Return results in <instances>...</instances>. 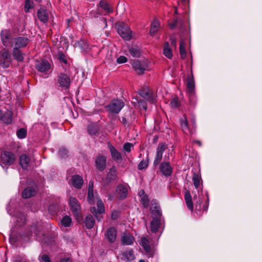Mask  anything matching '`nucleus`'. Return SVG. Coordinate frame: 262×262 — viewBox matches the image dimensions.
Segmentation results:
<instances>
[{"instance_id":"obj_1","label":"nucleus","mask_w":262,"mask_h":262,"mask_svg":"<svg viewBox=\"0 0 262 262\" xmlns=\"http://www.w3.org/2000/svg\"><path fill=\"white\" fill-rule=\"evenodd\" d=\"M96 199H97V208L93 206L91 207V212L95 216L98 222L101 221L102 216L99 215L105 212V207L102 201L98 198L97 196L95 197L93 191H88V201L90 204H94L95 202Z\"/></svg>"},{"instance_id":"obj_2","label":"nucleus","mask_w":262,"mask_h":262,"mask_svg":"<svg viewBox=\"0 0 262 262\" xmlns=\"http://www.w3.org/2000/svg\"><path fill=\"white\" fill-rule=\"evenodd\" d=\"M187 91L190 103L193 105L195 102V82L192 74V70H191V75L187 77L186 83Z\"/></svg>"},{"instance_id":"obj_3","label":"nucleus","mask_w":262,"mask_h":262,"mask_svg":"<svg viewBox=\"0 0 262 262\" xmlns=\"http://www.w3.org/2000/svg\"><path fill=\"white\" fill-rule=\"evenodd\" d=\"M124 106V102L121 99H113L105 106L107 111L111 114H118Z\"/></svg>"},{"instance_id":"obj_4","label":"nucleus","mask_w":262,"mask_h":262,"mask_svg":"<svg viewBox=\"0 0 262 262\" xmlns=\"http://www.w3.org/2000/svg\"><path fill=\"white\" fill-rule=\"evenodd\" d=\"M181 127L183 132L186 135H191L195 131V123L194 119L191 120L192 128H190L187 117L184 115L180 119Z\"/></svg>"},{"instance_id":"obj_5","label":"nucleus","mask_w":262,"mask_h":262,"mask_svg":"<svg viewBox=\"0 0 262 262\" xmlns=\"http://www.w3.org/2000/svg\"><path fill=\"white\" fill-rule=\"evenodd\" d=\"M35 66L42 77L44 78L48 77V73L51 69V65L48 61L45 60L37 61L36 62Z\"/></svg>"},{"instance_id":"obj_6","label":"nucleus","mask_w":262,"mask_h":262,"mask_svg":"<svg viewBox=\"0 0 262 262\" xmlns=\"http://www.w3.org/2000/svg\"><path fill=\"white\" fill-rule=\"evenodd\" d=\"M117 32L125 40H129L132 37V32L130 28L123 23L118 25Z\"/></svg>"},{"instance_id":"obj_7","label":"nucleus","mask_w":262,"mask_h":262,"mask_svg":"<svg viewBox=\"0 0 262 262\" xmlns=\"http://www.w3.org/2000/svg\"><path fill=\"white\" fill-rule=\"evenodd\" d=\"M30 40L29 38L25 36H17L13 38L12 46L17 49H24L27 47L30 43Z\"/></svg>"},{"instance_id":"obj_8","label":"nucleus","mask_w":262,"mask_h":262,"mask_svg":"<svg viewBox=\"0 0 262 262\" xmlns=\"http://www.w3.org/2000/svg\"><path fill=\"white\" fill-rule=\"evenodd\" d=\"M12 61L11 55L7 49L0 52V64L3 68H8Z\"/></svg>"},{"instance_id":"obj_9","label":"nucleus","mask_w":262,"mask_h":262,"mask_svg":"<svg viewBox=\"0 0 262 262\" xmlns=\"http://www.w3.org/2000/svg\"><path fill=\"white\" fill-rule=\"evenodd\" d=\"M141 245L145 251L146 255L148 257H153L154 255V251L151 248L150 243L148 238L146 237H143L141 239Z\"/></svg>"},{"instance_id":"obj_10","label":"nucleus","mask_w":262,"mask_h":262,"mask_svg":"<svg viewBox=\"0 0 262 262\" xmlns=\"http://www.w3.org/2000/svg\"><path fill=\"white\" fill-rule=\"evenodd\" d=\"M57 80L61 88L67 89L70 87L71 81L68 75L63 73H60L57 77Z\"/></svg>"},{"instance_id":"obj_11","label":"nucleus","mask_w":262,"mask_h":262,"mask_svg":"<svg viewBox=\"0 0 262 262\" xmlns=\"http://www.w3.org/2000/svg\"><path fill=\"white\" fill-rule=\"evenodd\" d=\"M166 149V145L163 143H161L158 145L157 148L156 155L154 161V165L157 166L161 162L163 154Z\"/></svg>"},{"instance_id":"obj_12","label":"nucleus","mask_w":262,"mask_h":262,"mask_svg":"<svg viewBox=\"0 0 262 262\" xmlns=\"http://www.w3.org/2000/svg\"><path fill=\"white\" fill-rule=\"evenodd\" d=\"M1 37L2 43L6 47L9 46H12V40L11 35L9 31L7 30H3L1 33Z\"/></svg>"},{"instance_id":"obj_13","label":"nucleus","mask_w":262,"mask_h":262,"mask_svg":"<svg viewBox=\"0 0 262 262\" xmlns=\"http://www.w3.org/2000/svg\"><path fill=\"white\" fill-rule=\"evenodd\" d=\"M1 159L4 163L10 165L14 163L15 160V156L11 152L4 151L2 154Z\"/></svg>"},{"instance_id":"obj_14","label":"nucleus","mask_w":262,"mask_h":262,"mask_svg":"<svg viewBox=\"0 0 262 262\" xmlns=\"http://www.w3.org/2000/svg\"><path fill=\"white\" fill-rule=\"evenodd\" d=\"M69 205L72 212L75 215H78L81 212V207L78 200L75 198H70L69 200Z\"/></svg>"},{"instance_id":"obj_15","label":"nucleus","mask_w":262,"mask_h":262,"mask_svg":"<svg viewBox=\"0 0 262 262\" xmlns=\"http://www.w3.org/2000/svg\"><path fill=\"white\" fill-rule=\"evenodd\" d=\"M108 148L112 159L117 162H121L122 160V156L117 149L110 143H108Z\"/></svg>"},{"instance_id":"obj_16","label":"nucleus","mask_w":262,"mask_h":262,"mask_svg":"<svg viewBox=\"0 0 262 262\" xmlns=\"http://www.w3.org/2000/svg\"><path fill=\"white\" fill-rule=\"evenodd\" d=\"M151 203L152 206L150 208V210L152 214V218L155 216L161 219V217L162 216V211L161 210L160 205L154 200H152L151 202Z\"/></svg>"},{"instance_id":"obj_17","label":"nucleus","mask_w":262,"mask_h":262,"mask_svg":"<svg viewBox=\"0 0 262 262\" xmlns=\"http://www.w3.org/2000/svg\"><path fill=\"white\" fill-rule=\"evenodd\" d=\"M135 239L133 235L129 233H124L121 238V242L123 245H132Z\"/></svg>"},{"instance_id":"obj_18","label":"nucleus","mask_w":262,"mask_h":262,"mask_svg":"<svg viewBox=\"0 0 262 262\" xmlns=\"http://www.w3.org/2000/svg\"><path fill=\"white\" fill-rule=\"evenodd\" d=\"M139 94L142 98L151 103H155L156 101L155 97L148 89L144 88L140 90Z\"/></svg>"},{"instance_id":"obj_19","label":"nucleus","mask_w":262,"mask_h":262,"mask_svg":"<svg viewBox=\"0 0 262 262\" xmlns=\"http://www.w3.org/2000/svg\"><path fill=\"white\" fill-rule=\"evenodd\" d=\"M134 69L139 74H143L147 69V66L144 62L139 60L134 61L132 63Z\"/></svg>"},{"instance_id":"obj_20","label":"nucleus","mask_w":262,"mask_h":262,"mask_svg":"<svg viewBox=\"0 0 262 262\" xmlns=\"http://www.w3.org/2000/svg\"><path fill=\"white\" fill-rule=\"evenodd\" d=\"M160 169L162 174L166 177L170 176L172 172V167L167 162H162L160 164Z\"/></svg>"},{"instance_id":"obj_21","label":"nucleus","mask_w":262,"mask_h":262,"mask_svg":"<svg viewBox=\"0 0 262 262\" xmlns=\"http://www.w3.org/2000/svg\"><path fill=\"white\" fill-rule=\"evenodd\" d=\"M106 158L104 156H98L95 160L96 167L100 171L103 170L106 167Z\"/></svg>"},{"instance_id":"obj_22","label":"nucleus","mask_w":262,"mask_h":262,"mask_svg":"<svg viewBox=\"0 0 262 262\" xmlns=\"http://www.w3.org/2000/svg\"><path fill=\"white\" fill-rule=\"evenodd\" d=\"M38 18L43 23L48 22L49 19V13L48 11L43 8H40L37 12Z\"/></svg>"},{"instance_id":"obj_23","label":"nucleus","mask_w":262,"mask_h":262,"mask_svg":"<svg viewBox=\"0 0 262 262\" xmlns=\"http://www.w3.org/2000/svg\"><path fill=\"white\" fill-rule=\"evenodd\" d=\"M161 224V219L158 217H153L152 218V220L150 222V231L153 233H156L158 232L159 229L160 228V226Z\"/></svg>"},{"instance_id":"obj_24","label":"nucleus","mask_w":262,"mask_h":262,"mask_svg":"<svg viewBox=\"0 0 262 262\" xmlns=\"http://www.w3.org/2000/svg\"><path fill=\"white\" fill-rule=\"evenodd\" d=\"M116 192L119 199H124L127 195L128 190L127 187L123 185H119L116 188Z\"/></svg>"},{"instance_id":"obj_25","label":"nucleus","mask_w":262,"mask_h":262,"mask_svg":"<svg viewBox=\"0 0 262 262\" xmlns=\"http://www.w3.org/2000/svg\"><path fill=\"white\" fill-rule=\"evenodd\" d=\"M106 235L110 243H114L117 237V231L116 229L114 227L109 228L107 230Z\"/></svg>"},{"instance_id":"obj_26","label":"nucleus","mask_w":262,"mask_h":262,"mask_svg":"<svg viewBox=\"0 0 262 262\" xmlns=\"http://www.w3.org/2000/svg\"><path fill=\"white\" fill-rule=\"evenodd\" d=\"M36 192V187H28L22 192L24 198H30L34 196Z\"/></svg>"},{"instance_id":"obj_27","label":"nucleus","mask_w":262,"mask_h":262,"mask_svg":"<svg viewBox=\"0 0 262 262\" xmlns=\"http://www.w3.org/2000/svg\"><path fill=\"white\" fill-rule=\"evenodd\" d=\"M12 55L14 59L18 62H21L24 60V55L21 49H17V48H13L12 51Z\"/></svg>"},{"instance_id":"obj_28","label":"nucleus","mask_w":262,"mask_h":262,"mask_svg":"<svg viewBox=\"0 0 262 262\" xmlns=\"http://www.w3.org/2000/svg\"><path fill=\"white\" fill-rule=\"evenodd\" d=\"M30 162V157L26 155H22L19 157V163L24 169H26L28 167Z\"/></svg>"},{"instance_id":"obj_29","label":"nucleus","mask_w":262,"mask_h":262,"mask_svg":"<svg viewBox=\"0 0 262 262\" xmlns=\"http://www.w3.org/2000/svg\"><path fill=\"white\" fill-rule=\"evenodd\" d=\"M72 184L74 187L81 188L83 184L82 178L78 175H74L72 178Z\"/></svg>"},{"instance_id":"obj_30","label":"nucleus","mask_w":262,"mask_h":262,"mask_svg":"<svg viewBox=\"0 0 262 262\" xmlns=\"http://www.w3.org/2000/svg\"><path fill=\"white\" fill-rule=\"evenodd\" d=\"M117 177V169L115 166H113L110 169L106 176V180L108 182H111L115 180Z\"/></svg>"},{"instance_id":"obj_31","label":"nucleus","mask_w":262,"mask_h":262,"mask_svg":"<svg viewBox=\"0 0 262 262\" xmlns=\"http://www.w3.org/2000/svg\"><path fill=\"white\" fill-rule=\"evenodd\" d=\"M74 46L81 49L82 51L86 52L89 49V45L86 41L84 40H80L75 42Z\"/></svg>"},{"instance_id":"obj_32","label":"nucleus","mask_w":262,"mask_h":262,"mask_svg":"<svg viewBox=\"0 0 262 262\" xmlns=\"http://www.w3.org/2000/svg\"><path fill=\"white\" fill-rule=\"evenodd\" d=\"M95 223L94 218L91 215H88L84 220L85 226L86 228L91 229L93 228Z\"/></svg>"},{"instance_id":"obj_33","label":"nucleus","mask_w":262,"mask_h":262,"mask_svg":"<svg viewBox=\"0 0 262 262\" xmlns=\"http://www.w3.org/2000/svg\"><path fill=\"white\" fill-rule=\"evenodd\" d=\"M99 6L108 13L113 12V8L106 1L104 0L100 1L99 3Z\"/></svg>"},{"instance_id":"obj_34","label":"nucleus","mask_w":262,"mask_h":262,"mask_svg":"<svg viewBox=\"0 0 262 262\" xmlns=\"http://www.w3.org/2000/svg\"><path fill=\"white\" fill-rule=\"evenodd\" d=\"M184 198L188 208L190 210L192 211L193 208V203L191 194L188 191L185 192Z\"/></svg>"},{"instance_id":"obj_35","label":"nucleus","mask_w":262,"mask_h":262,"mask_svg":"<svg viewBox=\"0 0 262 262\" xmlns=\"http://www.w3.org/2000/svg\"><path fill=\"white\" fill-rule=\"evenodd\" d=\"M122 256L121 258L126 259L127 261L132 260L135 258L134 251L132 249L123 252L122 254Z\"/></svg>"},{"instance_id":"obj_36","label":"nucleus","mask_w":262,"mask_h":262,"mask_svg":"<svg viewBox=\"0 0 262 262\" xmlns=\"http://www.w3.org/2000/svg\"><path fill=\"white\" fill-rule=\"evenodd\" d=\"M163 54L168 58L171 59L172 57V53L170 48L168 42L164 43L163 47Z\"/></svg>"},{"instance_id":"obj_37","label":"nucleus","mask_w":262,"mask_h":262,"mask_svg":"<svg viewBox=\"0 0 262 262\" xmlns=\"http://www.w3.org/2000/svg\"><path fill=\"white\" fill-rule=\"evenodd\" d=\"M99 128L98 125L91 124L88 127L89 134L91 136H96L98 133Z\"/></svg>"},{"instance_id":"obj_38","label":"nucleus","mask_w":262,"mask_h":262,"mask_svg":"<svg viewBox=\"0 0 262 262\" xmlns=\"http://www.w3.org/2000/svg\"><path fill=\"white\" fill-rule=\"evenodd\" d=\"M2 120L6 124H10L12 120V113L10 111H7L5 114L3 113Z\"/></svg>"},{"instance_id":"obj_39","label":"nucleus","mask_w":262,"mask_h":262,"mask_svg":"<svg viewBox=\"0 0 262 262\" xmlns=\"http://www.w3.org/2000/svg\"><path fill=\"white\" fill-rule=\"evenodd\" d=\"M159 28V22L155 19L151 23V27L149 31L150 35L153 36L158 31Z\"/></svg>"},{"instance_id":"obj_40","label":"nucleus","mask_w":262,"mask_h":262,"mask_svg":"<svg viewBox=\"0 0 262 262\" xmlns=\"http://www.w3.org/2000/svg\"><path fill=\"white\" fill-rule=\"evenodd\" d=\"M72 224V219L68 216L66 215L60 221V225L64 227H68L71 226Z\"/></svg>"},{"instance_id":"obj_41","label":"nucleus","mask_w":262,"mask_h":262,"mask_svg":"<svg viewBox=\"0 0 262 262\" xmlns=\"http://www.w3.org/2000/svg\"><path fill=\"white\" fill-rule=\"evenodd\" d=\"M180 54L182 59H185L186 57L185 41L181 39L180 43Z\"/></svg>"},{"instance_id":"obj_42","label":"nucleus","mask_w":262,"mask_h":262,"mask_svg":"<svg viewBox=\"0 0 262 262\" xmlns=\"http://www.w3.org/2000/svg\"><path fill=\"white\" fill-rule=\"evenodd\" d=\"M201 176L199 174L194 173L193 174L192 181L193 182L194 186L196 189H198L200 185Z\"/></svg>"},{"instance_id":"obj_43","label":"nucleus","mask_w":262,"mask_h":262,"mask_svg":"<svg viewBox=\"0 0 262 262\" xmlns=\"http://www.w3.org/2000/svg\"><path fill=\"white\" fill-rule=\"evenodd\" d=\"M16 222L20 224V225H24L26 221V215L24 213H20L17 214Z\"/></svg>"},{"instance_id":"obj_44","label":"nucleus","mask_w":262,"mask_h":262,"mask_svg":"<svg viewBox=\"0 0 262 262\" xmlns=\"http://www.w3.org/2000/svg\"><path fill=\"white\" fill-rule=\"evenodd\" d=\"M34 234L35 236H36L38 234V230L37 229L36 225H34L31 227V229L29 232H27L26 233V236L28 237L33 235V234Z\"/></svg>"},{"instance_id":"obj_45","label":"nucleus","mask_w":262,"mask_h":262,"mask_svg":"<svg viewBox=\"0 0 262 262\" xmlns=\"http://www.w3.org/2000/svg\"><path fill=\"white\" fill-rule=\"evenodd\" d=\"M16 135L19 139H24L26 137L27 131L25 128H21L17 131Z\"/></svg>"},{"instance_id":"obj_46","label":"nucleus","mask_w":262,"mask_h":262,"mask_svg":"<svg viewBox=\"0 0 262 262\" xmlns=\"http://www.w3.org/2000/svg\"><path fill=\"white\" fill-rule=\"evenodd\" d=\"M33 7V2L30 0H26L25 3V12H29L30 10Z\"/></svg>"},{"instance_id":"obj_47","label":"nucleus","mask_w":262,"mask_h":262,"mask_svg":"<svg viewBox=\"0 0 262 262\" xmlns=\"http://www.w3.org/2000/svg\"><path fill=\"white\" fill-rule=\"evenodd\" d=\"M148 164V159L146 160H142L139 163L138 165V168L139 170H143L146 169Z\"/></svg>"},{"instance_id":"obj_48","label":"nucleus","mask_w":262,"mask_h":262,"mask_svg":"<svg viewBox=\"0 0 262 262\" xmlns=\"http://www.w3.org/2000/svg\"><path fill=\"white\" fill-rule=\"evenodd\" d=\"M129 53L134 57H139L140 54L139 50L135 48H130Z\"/></svg>"},{"instance_id":"obj_49","label":"nucleus","mask_w":262,"mask_h":262,"mask_svg":"<svg viewBox=\"0 0 262 262\" xmlns=\"http://www.w3.org/2000/svg\"><path fill=\"white\" fill-rule=\"evenodd\" d=\"M58 210V206L56 204L50 205L48 207L49 212L52 215H53V214L56 213Z\"/></svg>"},{"instance_id":"obj_50","label":"nucleus","mask_w":262,"mask_h":262,"mask_svg":"<svg viewBox=\"0 0 262 262\" xmlns=\"http://www.w3.org/2000/svg\"><path fill=\"white\" fill-rule=\"evenodd\" d=\"M141 203L144 208H147L149 205V200L147 195H143L141 198Z\"/></svg>"},{"instance_id":"obj_51","label":"nucleus","mask_w":262,"mask_h":262,"mask_svg":"<svg viewBox=\"0 0 262 262\" xmlns=\"http://www.w3.org/2000/svg\"><path fill=\"white\" fill-rule=\"evenodd\" d=\"M68 154L67 150L64 148H60L58 151V155L61 158H64Z\"/></svg>"},{"instance_id":"obj_52","label":"nucleus","mask_w":262,"mask_h":262,"mask_svg":"<svg viewBox=\"0 0 262 262\" xmlns=\"http://www.w3.org/2000/svg\"><path fill=\"white\" fill-rule=\"evenodd\" d=\"M133 147V144L130 143H126L123 145V150L125 151L129 152L131 151V148Z\"/></svg>"},{"instance_id":"obj_53","label":"nucleus","mask_w":262,"mask_h":262,"mask_svg":"<svg viewBox=\"0 0 262 262\" xmlns=\"http://www.w3.org/2000/svg\"><path fill=\"white\" fill-rule=\"evenodd\" d=\"M40 262H51L50 257L47 254H43L39 258Z\"/></svg>"},{"instance_id":"obj_54","label":"nucleus","mask_w":262,"mask_h":262,"mask_svg":"<svg viewBox=\"0 0 262 262\" xmlns=\"http://www.w3.org/2000/svg\"><path fill=\"white\" fill-rule=\"evenodd\" d=\"M139 107L140 109L142 108L144 110H146L147 106L144 100H140L138 101Z\"/></svg>"},{"instance_id":"obj_55","label":"nucleus","mask_w":262,"mask_h":262,"mask_svg":"<svg viewBox=\"0 0 262 262\" xmlns=\"http://www.w3.org/2000/svg\"><path fill=\"white\" fill-rule=\"evenodd\" d=\"M170 105L172 108H177L179 106V101L177 98L173 99L170 102Z\"/></svg>"},{"instance_id":"obj_56","label":"nucleus","mask_w":262,"mask_h":262,"mask_svg":"<svg viewBox=\"0 0 262 262\" xmlns=\"http://www.w3.org/2000/svg\"><path fill=\"white\" fill-rule=\"evenodd\" d=\"M127 61V58L124 56H120L117 59L118 63H124Z\"/></svg>"},{"instance_id":"obj_57","label":"nucleus","mask_w":262,"mask_h":262,"mask_svg":"<svg viewBox=\"0 0 262 262\" xmlns=\"http://www.w3.org/2000/svg\"><path fill=\"white\" fill-rule=\"evenodd\" d=\"M170 40L171 41V44L174 48L177 47V41L175 37L171 36L170 37Z\"/></svg>"},{"instance_id":"obj_58","label":"nucleus","mask_w":262,"mask_h":262,"mask_svg":"<svg viewBox=\"0 0 262 262\" xmlns=\"http://www.w3.org/2000/svg\"><path fill=\"white\" fill-rule=\"evenodd\" d=\"M119 216V212L117 211H114L112 213L111 217L113 220H116Z\"/></svg>"},{"instance_id":"obj_59","label":"nucleus","mask_w":262,"mask_h":262,"mask_svg":"<svg viewBox=\"0 0 262 262\" xmlns=\"http://www.w3.org/2000/svg\"><path fill=\"white\" fill-rule=\"evenodd\" d=\"M59 59L61 61H62V62H63L65 64H67V60L66 59V58H64V55H60V57H59Z\"/></svg>"},{"instance_id":"obj_60","label":"nucleus","mask_w":262,"mask_h":262,"mask_svg":"<svg viewBox=\"0 0 262 262\" xmlns=\"http://www.w3.org/2000/svg\"><path fill=\"white\" fill-rule=\"evenodd\" d=\"M93 191V182L92 181H90L89 183V189L88 191Z\"/></svg>"},{"instance_id":"obj_61","label":"nucleus","mask_w":262,"mask_h":262,"mask_svg":"<svg viewBox=\"0 0 262 262\" xmlns=\"http://www.w3.org/2000/svg\"><path fill=\"white\" fill-rule=\"evenodd\" d=\"M60 262H72V260L69 258H66L61 259Z\"/></svg>"},{"instance_id":"obj_62","label":"nucleus","mask_w":262,"mask_h":262,"mask_svg":"<svg viewBox=\"0 0 262 262\" xmlns=\"http://www.w3.org/2000/svg\"><path fill=\"white\" fill-rule=\"evenodd\" d=\"M121 122L124 125H125L127 123V119L125 118V117H122V120H121Z\"/></svg>"},{"instance_id":"obj_63","label":"nucleus","mask_w":262,"mask_h":262,"mask_svg":"<svg viewBox=\"0 0 262 262\" xmlns=\"http://www.w3.org/2000/svg\"><path fill=\"white\" fill-rule=\"evenodd\" d=\"M3 113L1 111H0V121L2 120V118H3Z\"/></svg>"},{"instance_id":"obj_64","label":"nucleus","mask_w":262,"mask_h":262,"mask_svg":"<svg viewBox=\"0 0 262 262\" xmlns=\"http://www.w3.org/2000/svg\"><path fill=\"white\" fill-rule=\"evenodd\" d=\"M175 26H176V25H175L174 24H172V25H171V28H174Z\"/></svg>"}]
</instances>
